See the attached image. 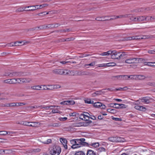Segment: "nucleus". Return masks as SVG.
<instances>
[{"label":"nucleus","instance_id":"51","mask_svg":"<svg viewBox=\"0 0 155 155\" xmlns=\"http://www.w3.org/2000/svg\"><path fill=\"white\" fill-rule=\"evenodd\" d=\"M81 146L79 145L78 144H75L74 145H72L71 146V148L73 149H75L76 148H77L78 147H81Z\"/></svg>","mask_w":155,"mask_h":155},{"label":"nucleus","instance_id":"31","mask_svg":"<svg viewBox=\"0 0 155 155\" xmlns=\"http://www.w3.org/2000/svg\"><path fill=\"white\" fill-rule=\"evenodd\" d=\"M108 140L109 141L113 142H115L117 141V138L116 137H110L108 138Z\"/></svg>","mask_w":155,"mask_h":155},{"label":"nucleus","instance_id":"52","mask_svg":"<svg viewBox=\"0 0 155 155\" xmlns=\"http://www.w3.org/2000/svg\"><path fill=\"white\" fill-rule=\"evenodd\" d=\"M16 106H20L22 105H25L26 104V103H16Z\"/></svg>","mask_w":155,"mask_h":155},{"label":"nucleus","instance_id":"40","mask_svg":"<svg viewBox=\"0 0 155 155\" xmlns=\"http://www.w3.org/2000/svg\"><path fill=\"white\" fill-rule=\"evenodd\" d=\"M31 122H27L26 121H23L22 124L23 125L30 126V125H31Z\"/></svg>","mask_w":155,"mask_h":155},{"label":"nucleus","instance_id":"63","mask_svg":"<svg viewBox=\"0 0 155 155\" xmlns=\"http://www.w3.org/2000/svg\"><path fill=\"white\" fill-rule=\"evenodd\" d=\"M98 150L100 152L104 151L105 150V149L103 147H101L99 148Z\"/></svg>","mask_w":155,"mask_h":155},{"label":"nucleus","instance_id":"59","mask_svg":"<svg viewBox=\"0 0 155 155\" xmlns=\"http://www.w3.org/2000/svg\"><path fill=\"white\" fill-rule=\"evenodd\" d=\"M38 28L37 27H35L34 28H32L28 29V31H34L36 30L37 29V28Z\"/></svg>","mask_w":155,"mask_h":155},{"label":"nucleus","instance_id":"5","mask_svg":"<svg viewBox=\"0 0 155 155\" xmlns=\"http://www.w3.org/2000/svg\"><path fill=\"white\" fill-rule=\"evenodd\" d=\"M25 74L23 72L20 71L12 72L8 73L5 75L10 77H21L25 76Z\"/></svg>","mask_w":155,"mask_h":155},{"label":"nucleus","instance_id":"57","mask_svg":"<svg viewBox=\"0 0 155 155\" xmlns=\"http://www.w3.org/2000/svg\"><path fill=\"white\" fill-rule=\"evenodd\" d=\"M6 46V45L5 43H0V47L2 48H5Z\"/></svg>","mask_w":155,"mask_h":155},{"label":"nucleus","instance_id":"39","mask_svg":"<svg viewBox=\"0 0 155 155\" xmlns=\"http://www.w3.org/2000/svg\"><path fill=\"white\" fill-rule=\"evenodd\" d=\"M149 18L147 19V21H152L153 20H155V16H149Z\"/></svg>","mask_w":155,"mask_h":155},{"label":"nucleus","instance_id":"2","mask_svg":"<svg viewBox=\"0 0 155 155\" xmlns=\"http://www.w3.org/2000/svg\"><path fill=\"white\" fill-rule=\"evenodd\" d=\"M53 73L56 74L60 75H68L69 74H72V71H70L67 69H55L52 70ZM72 71V72H73Z\"/></svg>","mask_w":155,"mask_h":155},{"label":"nucleus","instance_id":"10","mask_svg":"<svg viewBox=\"0 0 155 155\" xmlns=\"http://www.w3.org/2000/svg\"><path fill=\"white\" fill-rule=\"evenodd\" d=\"M75 101L73 100L64 101L60 103L61 104L64 105H74L75 104Z\"/></svg>","mask_w":155,"mask_h":155},{"label":"nucleus","instance_id":"18","mask_svg":"<svg viewBox=\"0 0 155 155\" xmlns=\"http://www.w3.org/2000/svg\"><path fill=\"white\" fill-rule=\"evenodd\" d=\"M127 56V54L125 52H123L122 53L120 52V58H126Z\"/></svg>","mask_w":155,"mask_h":155},{"label":"nucleus","instance_id":"21","mask_svg":"<svg viewBox=\"0 0 155 155\" xmlns=\"http://www.w3.org/2000/svg\"><path fill=\"white\" fill-rule=\"evenodd\" d=\"M22 43V41H17L14 42V45H12V46H19L22 45H20L19 44H21Z\"/></svg>","mask_w":155,"mask_h":155},{"label":"nucleus","instance_id":"14","mask_svg":"<svg viewBox=\"0 0 155 155\" xmlns=\"http://www.w3.org/2000/svg\"><path fill=\"white\" fill-rule=\"evenodd\" d=\"M32 81V79L29 78H23L22 83H29Z\"/></svg>","mask_w":155,"mask_h":155},{"label":"nucleus","instance_id":"33","mask_svg":"<svg viewBox=\"0 0 155 155\" xmlns=\"http://www.w3.org/2000/svg\"><path fill=\"white\" fill-rule=\"evenodd\" d=\"M38 7H39V9H41L42 8H44L48 6V4L47 3L41 5H37Z\"/></svg>","mask_w":155,"mask_h":155},{"label":"nucleus","instance_id":"23","mask_svg":"<svg viewBox=\"0 0 155 155\" xmlns=\"http://www.w3.org/2000/svg\"><path fill=\"white\" fill-rule=\"evenodd\" d=\"M55 107V106H46V107H42V106L41 107V109H42L43 108H44L46 110H48L49 109H53V107Z\"/></svg>","mask_w":155,"mask_h":155},{"label":"nucleus","instance_id":"58","mask_svg":"<svg viewBox=\"0 0 155 155\" xmlns=\"http://www.w3.org/2000/svg\"><path fill=\"white\" fill-rule=\"evenodd\" d=\"M59 120L60 121H65L67 120V118L66 117H61L59 118Z\"/></svg>","mask_w":155,"mask_h":155},{"label":"nucleus","instance_id":"24","mask_svg":"<svg viewBox=\"0 0 155 155\" xmlns=\"http://www.w3.org/2000/svg\"><path fill=\"white\" fill-rule=\"evenodd\" d=\"M105 18V17H98L95 18V20L97 21H104L106 20Z\"/></svg>","mask_w":155,"mask_h":155},{"label":"nucleus","instance_id":"22","mask_svg":"<svg viewBox=\"0 0 155 155\" xmlns=\"http://www.w3.org/2000/svg\"><path fill=\"white\" fill-rule=\"evenodd\" d=\"M102 105V104L101 102H97L93 103V106L97 108H100Z\"/></svg>","mask_w":155,"mask_h":155},{"label":"nucleus","instance_id":"28","mask_svg":"<svg viewBox=\"0 0 155 155\" xmlns=\"http://www.w3.org/2000/svg\"><path fill=\"white\" fill-rule=\"evenodd\" d=\"M77 74L78 75H88L87 73V72L85 71H80V72H78L77 73Z\"/></svg>","mask_w":155,"mask_h":155},{"label":"nucleus","instance_id":"64","mask_svg":"<svg viewBox=\"0 0 155 155\" xmlns=\"http://www.w3.org/2000/svg\"><path fill=\"white\" fill-rule=\"evenodd\" d=\"M22 41V42H23V43L21 45H24L26 44H28L30 43V41Z\"/></svg>","mask_w":155,"mask_h":155},{"label":"nucleus","instance_id":"50","mask_svg":"<svg viewBox=\"0 0 155 155\" xmlns=\"http://www.w3.org/2000/svg\"><path fill=\"white\" fill-rule=\"evenodd\" d=\"M85 102L87 104H93L94 101H91L90 99H87V100H84Z\"/></svg>","mask_w":155,"mask_h":155},{"label":"nucleus","instance_id":"49","mask_svg":"<svg viewBox=\"0 0 155 155\" xmlns=\"http://www.w3.org/2000/svg\"><path fill=\"white\" fill-rule=\"evenodd\" d=\"M75 39V38H73V37H71L70 38H67L66 39H64V41H73Z\"/></svg>","mask_w":155,"mask_h":155},{"label":"nucleus","instance_id":"13","mask_svg":"<svg viewBox=\"0 0 155 155\" xmlns=\"http://www.w3.org/2000/svg\"><path fill=\"white\" fill-rule=\"evenodd\" d=\"M150 98L149 97H144L141 98L140 100L142 101V102H144L146 104H149L150 103Z\"/></svg>","mask_w":155,"mask_h":155},{"label":"nucleus","instance_id":"8","mask_svg":"<svg viewBox=\"0 0 155 155\" xmlns=\"http://www.w3.org/2000/svg\"><path fill=\"white\" fill-rule=\"evenodd\" d=\"M149 16H137L138 22H140L144 21H147V18H149Z\"/></svg>","mask_w":155,"mask_h":155},{"label":"nucleus","instance_id":"20","mask_svg":"<svg viewBox=\"0 0 155 155\" xmlns=\"http://www.w3.org/2000/svg\"><path fill=\"white\" fill-rule=\"evenodd\" d=\"M4 154H11L15 152L14 150L11 149L4 150Z\"/></svg>","mask_w":155,"mask_h":155},{"label":"nucleus","instance_id":"1","mask_svg":"<svg viewBox=\"0 0 155 155\" xmlns=\"http://www.w3.org/2000/svg\"><path fill=\"white\" fill-rule=\"evenodd\" d=\"M144 61L145 59H144L131 57L125 60V62L127 64H138Z\"/></svg>","mask_w":155,"mask_h":155},{"label":"nucleus","instance_id":"60","mask_svg":"<svg viewBox=\"0 0 155 155\" xmlns=\"http://www.w3.org/2000/svg\"><path fill=\"white\" fill-rule=\"evenodd\" d=\"M138 78L140 79H144L146 77L143 75H139L138 76Z\"/></svg>","mask_w":155,"mask_h":155},{"label":"nucleus","instance_id":"17","mask_svg":"<svg viewBox=\"0 0 155 155\" xmlns=\"http://www.w3.org/2000/svg\"><path fill=\"white\" fill-rule=\"evenodd\" d=\"M31 124L30 125V127H38L40 125V124L39 123L37 122H31Z\"/></svg>","mask_w":155,"mask_h":155},{"label":"nucleus","instance_id":"15","mask_svg":"<svg viewBox=\"0 0 155 155\" xmlns=\"http://www.w3.org/2000/svg\"><path fill=\"white\" fill-rule=\"evenodd\" d=\"M134 108L137 110L144 111L146 110V108L142 106L136 105L135 106Z\"/></svg>","mask_w":155,"mask_h":155},{"label":"nucleus","instance_id":"55","mask_svg":"<svg viewBox=\"0 0 155 155\" xmlns=\"http://www.w3.org/2000/svg\"><path fill=\"white\" fill-rule=\"evenodd\" d=\"M111 118L113 120L115 121H121L122 120V119L120 118H115L113 116L111 117Z\"/></svg>","mask_w":155,"mask_h":155},{"label":"nucleus","instance_id":"41","mask_svg":"<svg viewBox=\"0 0 155 155\" xmlns=\"http://www.w3.org/2000/svg\"><path fill=\"white\" fill-rule=\"evenodd\" d=\"M115 77L119 78H123L124 79H126L127 76L126 75H119L115 76Z\"/></svg>","mask_w":155,"mask_h":155},{"label":"nucleus","instance_id":"37","mask_svg":"<svg viewBox=\"0 0 155 155\" xmlns=\"http://www.w3.org/2000/svg\"><path fill=\"white\" fill-rule=\"evenodd\" d=\"M48 86L50 87V88L46 87V89L47 90H53L54 89V85H48Z\"/></svg>","mask_w":155,"mask_h":155},{"label":"nucleus","instance_id":"56","mask_svg":"<svg viewBox=\"0 0 155 155\" xmlns=\"http://www.w3.org/2000/svg\"><path fill=\"white\" fill-rule=\"evenodd\" d=\"M131 15V14H130L123 15V18H129L130 17V16Z\"/></svg>","mask_w":155,"mask_h":155},{"label":"nucleus","instance_id":"35","mask_svg":"<svg viewBox=\"0 0 155 155\" xmlns=\"http://www.w3.org/2000/svg\"><path fill=\"white\" fill-rule=\"evenodd\" d=\"M70 31V29L69 28H67L66 29H61L60 30H58L57 31H56L58 32H69Z\"/></svg>","mask_w":155,"mask_h":155},{"label":"nucleus","instance_id":"36","mask_svg":"<svg viewBox=\"0 0 155 155\" xmlns=\"http://www.w3.org/2000/svg\"><path fill=\"white\" fill-rule=\"evenodd\" d=\"M147 84L151 87H155V82H149L147 83Z\"/></svg>","mask_w":155,"mask_h":155},{"label":"nucleus","instance_id":"3","mask_svg":"<svg viewBox=\"0 0 155 155\" xmlns=\"http://www.w3.org/2000/svg\"><path fill=\"white\" fill-rule=\"evenodd\" d=\"M120 52H117L115 51H107V58H111L113 59H120Z\"/></svg>","mask_w":155,"mask_h":155},{"label":"nucleus","instance_id":"47","mask_svg":"<svg viewBox=\"0 0 155 155\" xmlns=\"http://www.w3.org/2000/svg\"><path fill=\"white\" fill-rule=\"evenodd\" d=\"M127 88L126 87H120L116 89H115V90L118 91H124L126 90H127Z\"/></svg>","mask_w":155,"mask_h":155},{"label":"nucleus","instance_id":"62","mask_svg":"<svg viewBox=\"0 0 155 155\" xmlns=\"http://www.w3.org/2000/svg\"><path fill=\"white\" fill-rule=\"evenodd\" d=\"M148 53L150 54H155V50H150L148 51Z\"/></svg>","mask_w":155,"mask_h":155},{"label":"nucleus","instance_id":"6","mask_svg":"<svg viewBox=\"0 0 155 155\" xmlns=\"http://www.w3.org/2000/svg\"><path fill=\"white\" fill-rule=\"evenodd\" d=\"M85 139L84 138L75 139V144H78L79 145L85 146L88 144L86 142H84Z\"/></svg>","mask_w":155,"mask_h":155},{"label":"nucleus","instance_id":"25","mask_svg":"<svg viewBox=\"0 0 155 155\" xmlns=\"http://www.w3.org/2000/svg\"><path fill=\"white\" fill-rule=\"evenodd\" d=\"M144 64L148 66H155V62H145Z\"/></svg>","mask_w":155,"mask_h":155},{"label":"nucleus","instance_id":"16","mask_svg":"<svg viewBox=\"0 0 155 155\" xmlns=\"http://www.w3.org/2000/svg\"><path fill=\"white\" fill-rule=\"evenodd\" d=\"M31 88L32 90H41V87L39 85H34L31 86Z\"/></svg>","mask_w":155,"mask_h":155},{"label":"nucleus","instance_id":"12","mask_svg":"<svg viewBox=\"0 0 155 155\" xmlns=\"http://www.w3.org/2000/svg\"><path fill=\"white\" fill-rule=\"evenodd\" d=\"M60 140L61 143L63 145L65 149H67V141L66 139L61 138L60 139Z\"/></svg>","mask_w":155,"mask_h":155},{"label":"nucleus","instance_id":"45","mask_svg":"<svg viewBox=\"0 0 155 155\" xmlns=\"http://www.w3.org/2000/svg\"><path fill=\"white\" fill-rule=\"evenodd\" d=\"M95 64V62L93 61L91 62V63L89 64H85L84 65V67H86L87 66H94Z\"/></svg>","mask_w":155,"mask_h":155},{"label":"nucleus","instance_id":"54","mask_svg":"<svg viewBox=\"0 0 155 155\" xmlns=\"http://www.w3.org/2000/svg\"><path fill=\"white\" fill-rule=\"evenodd\" d=\"M127 106L123 104H120V109L125 108H127Z\"/></svg>","mask_w":155,"mask_h":155},{"label":"nucleus","instance_id":"30","mask_svg":"<svg viewBox=\"0 0 155 155\" xmlns=\"http://www.w3.org/2000/svg\"><path fill=\"white\" fill-rule=\"evenodd\" d=\"M87 155H96L95 153L92 150H88Z\"/></svg>","mask_w":155,"mask_h":155},{"label":"nucleus","instance_id":"48","mask_svg":"<svg viewBox=\"0 0 155 155\" xmlns=\"http://www.w3.org/2000/svg\"><path fill=\"white\" fill-rule=\"evenodd\" d=\"M153 38V36H143V37L140 38V39H145L146 38Z\"/></svg>","mask_w":155,"mask_h":155},{"label":"nucleus","instance_id":"19","mask_svg":"<svg viewBox=\"0 0 155 155\" xmlns=\"http://www.w3.org/2000/svg\"><path fill=\"white\" fill-rule=\"evenodd\" d=\"M107 112L108 113V114L110 113L115 114L116 113V111L115 109H107Z\"/></svg>","mask_w":155,"mask_h":155},{"label":"nucleus","instance_id":"46","mask_svg":"<svg viewBox=\"0 0 155 155\" xmlns=\"http://www.w3.org/2000/svg\"><path fill=\"white\" fill-rule=\"evenodd\" d=\"M52 110V112L53 113H58L59 114H61V112L60 111L58 110L57 109H53Z\"/></svg>","mask_w":155,"mask_h":155},{"label":"nucleus","instance_id":"26","mask_svg":"<svg viewBox=\"0 0 155 155\" xmlns=\"http://www.w3.org/2000/svg\"><path fill=\"white\" fill-rule=\"evenodd\" d=\"M103 92V90H102L101 91H97L95 93H93L92 94V95L93 97H95L97 95H99L101 94V93Z\"/></svg>","mask_w":155,"mask_h":155},{"label":"nucleus","instance_id":"27","mask_svg":"<svg viewBox=\"0 0 155 155\" xmlns=\"http://www.w3.org/2000/svg\"><path fill=\"white\" fill-rule=\"evenodd\" d=\"M60 124L58 123H51L49 124V126L53 127H58L60 126Z\"/></svg>","mask_w":155,"mask_h":155},{"label":"nucleus","instance_id":"34","mask_svg":"<svg viewBox=\"0 0 155 155\" xmlns=\"http://www.w3.org/2000/svg\"><path fill=\"white\" fill-rule=\"evenodd\" d=\"M23 78H15V84L18 83V84L22 83V80Z\"/></svg>","mask_w":155,"mask_h":155},{"label":"nucleus","instance_id":"43","mask_svg":"<svg viewBox=\"0 0 155 155\" xmlns=\"http://www.w3.org/2000/svg\"><path fill=\"white\" fill-rule=\"evenodd\" d=\"M111 105H114V107L117 109H120V104L112 103Z\"/></svg>","mask_w":155,"mask_h":155},{"label":"nucleus","instance_id":"61","mask_svg":"<svg viewBox=\"0 0 155 155\" xmlns=\"http://www.w3.org/2000/svg\"><path fill=\"white\" fill-rule=\"evenodd\" d=\"M154 9L153 8H150V7H147L145 8V10H146L147 11H149L150 10H154Z\"/></svg>","mask_w":155,"mask_h":155},{"label":"nucleus","instance_id":"32","mask_svg":"<svg viewBox=\"0 0 155 155\" xmlns=\"http://www.w3.org/2000/svg\"><path fill=\"white\" fill-rule=\"evenodd\" d=\"M130 19L131 21H132L134 22H138V19H137V17H134V16H132L130 18Z\"/></svg>","mask_w":155,"mask_h":155},{"label":"nucleus","instance_id":"44","mask_svg":"<svg viewBox=\"0 0 155 155\" xmlns=\"http://www.w3.org/2000/svg\"><path fill=\"white\" fill-rule=\"evenodd\" d=\"M8 132L6 131H0V135H5L8 134Z\"/></svg>","mask_w":155,"mask_h":155},{"label":"nucleus","instance_id":"53","mask_svg":"<svg viewBox=\"0 0 155 155\" xmlns=\"http://www.w3.org/2000/svg\"><path fill=\"white\" fill-rule=\"evenodd\" d=\"M74 155H85V154L83 152L79 151L76 153Z\"/></svg>","mask_w":155,"mask_h":155},{"label":"nucleus","instance_id":"11","mask_svg":"<svg viewBox=\"0 0 155 155\" xmlns=\"http://www.w3.org/2000/svg\"><path fill=\"white\" fill-rule=\"evenodd\" d=\"M3 82L6 84H15V78L6 79Z\"/></svg>","mask_w":155,"mask_h":155},{"label":"nucleus","instance_id":"38","mask_svg":"<svg viewBox=\"0 0 155 155\" xmlns=\"http://www.w3.org/2000/svg\"><path fill=\"white\" fill-rule=\"evenodd\" d=\"M116 64L114 62L107 63V68L109 67H113L115 66Z\"/></svg>","mask_w":155,"mask_h":155},{"label":"nucleus","instance_id":"4","mask_svg":"<svg viewBox=\"0 0 155 155\" xmlns=\"http://www.w3.org/2000/svg\"><path fill=\"white\" fill-rule=\"evenodd\" d=\"M61 149L58 146H55L50 151V153L52 155H59L61 152Z\"/></svg>","mask_w":155,"mask_h":155},{"label":"nucleus","instance_id":"42","mask_svg":"<svg viewBox=\"0 0 155 155\" xmlns=\"http://www.w3.org/2000/svg\"><path fill=\"white\" fill-rule=\"evenodd\" d=\"M90 145L94 147H99V143H91L90 144Z\"/></svg>","mask_w":155,"mask_h":155},{"label":"nucleus","instance_id":"7","mask_svg":"<svg viewBox=\"0 0 155 155\" xmlns=\"http://www.w3.org/2000/svg\"><path fill=\"white\" fill-rule=\"evenodd\" d=\"M39 140L42 143L46 144H48L51 143V139H47L45 137H40Z\"/></svg>","mask_w":155,"mask_h":155},{"label":"nucleus","instance_id":"29","mask_svg":"<svg viewBox=\"0 0 155 155\" xmlns=\"http://www.w3.org/2000/svg\"><path fill=\"white\" fill-rule=\"evenodd\" d=\"M84 120H87L89 118V117L88 116V115H89V113L87 112H84Z\"/></svg>","mask_w":155,"mask_h":155},{"label":"nucleus","instance_id":"9","mask_svg":"<svg viewBox=\"0 0 155 155\" xmlns=\"http://www.w3.org/2000/svg\"><path fill=\"white\" fill-rule=\"evenodd\" d=\"M37 7H38L37 5L27 6V8H29V9L26 10V11H33L39 9L38 8H36Z\"/></svg>","mask_w":155,"mask_h":155}]
</instances>
